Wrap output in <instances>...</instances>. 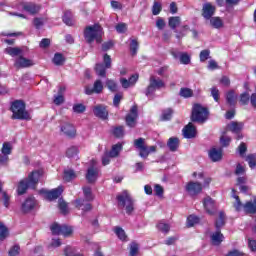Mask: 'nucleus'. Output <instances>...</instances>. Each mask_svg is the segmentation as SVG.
Returning <instances> with one entry per match:
<instances>
[{
	"instance_id": "nucleus-1",
	"label": "nucleus",
	"mask_w": 256,
	"mask_h": 256,
	"mask_svg": "<svg viewBox=\"0 0 256 256\" xmlns=\"http://www.w3.org/2000/svg\"><path fill=\"white\" fill-rule=\"evenodd\" d=\"M39 179H41V172L40 171H33L28 175V178L21 180L18 183L17 193L18 195H25L27 190L35 189L37 184L39 183Z\"/></svg>"
},
{
	"instance_id": "nucleus-2",
	"label": "nucleus",
	"mask_w": 256,
	"mask_h": 256,
	"mask_svg": "<svg viewBox=\"0 0 256 256\" xmlns=\"http://www.w3.org/2000/svg\"><path fill=\"white\" fill-rule=\"evenodd\" d=\"M84 39L90 45L93 41L96 43H102L103 41V27L99 24L87 26L84 30Z\"/></svg>"
},
{
	"instance_id": "nucleus-3",
	"label": "nucleus",
	"mask_w": 256,
	"mask_h": 256,
	"mask_svg": "<svg viewBox=\"0 0 256 256\" xmlns=\"http://www.w3.org/2000/svg\"><path fill=\"white\" fill-rule=\"evenodd\" d=\"M118 201V207L124 209L127 215H132L135 211V200L131 197V194L127 190L122 191L116 197Z\"/></svg>"
},
{
	"instance_id": "nucleus-4",
	"label": "nucleus",
	"mask_w": 256,
	"mask_h": 256,
	"mask_svg": "<svg viewBox=\"0 0 256 256\" xmlns=\"http://www.w3.org/2000/svg\"><path fill=\"white\" fill-rule=\"evenodd\" d=\"M11 111L13 113L12 119H19L29 121L31 119V115L25 109V102L22 100H15L11 105Z\"/></svg>"
},
{
	"instance_id": "nucleus-5",
	"label": "nucleus",
	"mask_w": 256,
	"mask_h": 256,
	"mask_svg": "<svg viewBox=\"0 0 256 256\" xmlns=\"http://www.w3.org/2000/svg\"><path fill=\"white\" fill-rule=\"evenodd\" d=\"M209 119V110L200 104H195L192 109L191 120L196 123H205Z\"/></svg>"
},
{
	"instance_id": "nucleus-6",
	"label": "nucleus",
	"mask_w": 256,
	"mask_h": 256,
	"mask_svg": "<svg viewBox=\"0 0 256 256\" xmlns=\"http://www.w3.org/2000/svg\"><path fill=\"white\" fill-rule=\"evenodd\" d=\"M134 147L139 150V155L142 159H147L150 153H155L157 151V146H147L145 138L134 140Z\"/></svg>"
},
{
	"instance_id": "nucleus-7",
	"label": "nucleus",
	"mask_w": 256,
	"mask_h": 256,
	"mask_svg": "<svg viewBox=\"0 0 256 256\" xmlns=\"http://www.w3.org/2000/svg\"><path fill=\"white\" fill-rule=\"evenodd\" d=\"M159 89H165V82L159 77L151 76L145 95L149 97V95H153Z\"/></svg>"
},
{
	"instance_id": "nucleus-8",
	"label": "nucleus",
	"mask_w": 256,
	"mask_h": 256,
	"mask_svg": "<svg viewBox=\"0 0 256 256\" xmlns=\"http://www.w3.org/2000/svg\"><path fill=\"white\" fill-rule=\"evenodd\" d=\"M185 189L188 192V195L195 197L203 191V185L199 182L190 181L186 184Z\"/></svg>"
},
{
	"instance_id": "nucleus-9",
	"label": "nucleus",
	"mask_w": 256,
	"mask_h": 256,
	"mask_svg": "<svg viewBox=\"0 0 256 256\" xmlns=\"http://www.w3.org/2000/svg\"><path fill=\"white\" fill-rule=\"evenodd\" d=\"M40 193L44 195L45 199H48V201H55V199H59V196L63 193V186H59L58 188L50 191L42 189L40 190Z\"/></svg>"
},
{
	"instance_id": "nucleus-10",
	"label": "nucleus",
	"mask_w": 256,
	"mask_h": 256,
	"mask_svg": "<svg viewBox=\"0 0 256 256\" xmlns=\"http://www.w3.org/2000/svg\"><path fill=\"white\" fill-rule=\"evenodd\" d=\"M37 200L35 197H28L21 205L22 213H31L34 209H37Z\"/></svg>"
},
{
	"instance_id": "nucleus-11",
	"label": "nucleus",
	"mask_w": 256,
	"mask_h": 256,
	"mask_svg": "<svg viewBox=\"0 0 256 256\" xmlns=\"http://www.w3.org/2000/svg\"><path fill=\"white\" fill-rule=\"evenodd\" d=\"M203 207L208 215H215L217 213V206L215 205V200L210 196H206L203 199Z\"/></svg>"
},
{
	"instance_id": "nucleus-12",
	"label": "nucleus",
	"mask_w": 256,
	"mask_h": 256,
	"mask_svg": "<svg viewBox=\"0 0 256 256\" xmlns=\"http://www.w3.org/2000/svg\"><path fill=\"white\" fill-rule=\"evenodd\" d=\"M100 93H103V81H101L100 79H97L94 84L93 87L91 86H86L85 87V94L86 95H99Z\"/></svg>"
},
{
	"instance_id": "nucleus-13",
	"label": "nucleus",
	"mask_w": 256,
	"mask_h": 256,
	"mask_svg": "<svg viewBox=\"0 0 256 256\" xmlns=\"http://www.w3.org/2000/svg\"><path fill=\"white\" fill-rule=\"evenodd\" d=\"M139 114L137 112V106H132L130 109V113L126 116V124L128 127H135L137 125V118Z\"/></svg>"
},
{
	"instance_id": "nucleus-14",
	"label": "nucleus",
	"mask_w": 256,
	"mask_h": 256,
	"mask_svg": "<svg viewBox=\"0 0 256 256\" xmlns=\"http://www.w3.org/2000/svg\"><path fill=\"white\" fill-rule=\"evenodd\" d=\"M35 65V62L31 59H27L23 56H20L15 59L14 67L17 69H25L27 67H33Z\"/></svg>"
},
{
	"instance_id": "nucleus-15",
	"label": "nucleus",
	"mask_w": 256,
	"mask_h": 256,
	"mask_svg": "<svg viewBox=\"0 0 256 256\" xmlns=\"http://www.w3.org/2000/svg\"><path fill=\"white\" fill-rule=\"evenodd\" d=\"M215 11H217L215 6H213L211 3H205L202 7V17L210 20L213 18V15H215Z\"/></svg>"
},
{
	"instance_id": "nucleus-16",
	"label": "nucleus",
	"mask_w": 256,
	"mask_h": 256,
	"mask_svg": "<svg viewBox=\"0 0 256 256\" xmlns=\"http://www.w3.org/2000/svg\"><path fill=\"white\" fill-rule=\"evenodd\" d=\"M93 113L95 117H99V119H107L109 117V112L107 111V106L98 104L93 107Z\"/></svg>"
},
{
	"instance_id": "nucleus-17",
	"label": "nucleus",
	"mask_w": 256,
	"mask_h": 256,
	"mask_svg": "<svg viewBox=\"0 0 256 256\" xmlns=\"http://www.w3.org/2000/svg\"><path fill=\"white\" fill-rule=\"evenodd\" d=\"M228 131H231L232 133H236L237 139H243V134H240L243 130V123L241 122H231L228 124Z\"/></svg>"
},
{
	"instance_id": "nucleus-18",
	"label": "nucleus",
	"mask_w": 256,
	"mask_h": 256,
	"mask_svg": "<svg viewBox=\"0 0 256 256\" xmlns=\"http://www.w3.org/2000/svg\"><path fill=\"white\" fill-rule=\"evenodd\" d=\"M208 155L213 163H217L223 159V148H212Z\"/></svg>"
},
{
	"instance_id": "nucleus-19",
	"label": "nucleus",
	"mask_w": 256,
	"mask_h": 256,
	"mask_svg": "<svg viewBox=\"0 0 256 256\" xmlns=\"http://www.w3.org/2000/svg\"><path fill=\"white\" fill-rule=\"evenodd\" d=\"M61 132L66 135V137H75L77 135V130L75 129V126H73L70 123H64L61 125Z\"/></svg>"
},
{
	"instance_id": "nucleus-20",
	"label": "nucleus",
	"mask_w": 256,
	"mask_h": 256,
	"mask_svg": "<svg viewBox=\"0 0 256 256\" xmlns=\"http://www.w3.org/2000/svg\"><path fill=\"white\" fill-rule=\"evenodd\" d=\"M139 80V75L134 74L129 79L121 78L120 83L123 89H129V87H134L135 83Z\"/></svg>"
},
{
	"instance_id": "nucleus-21",
	"label": "nucleus",
	"mask_w": 256,
	"mask_h": 256,
	"mask_svg": "<svg viewBox=\"0 0 256 256\" xmlns=\"http://www.w3.org/2000/svg\"><path fill=\"white\" fill-rule=\"evenodd\" d=\"M183 135L185 139H193L197 136V128L194 127L193 123H189L184 127Z\"/></svg>"
},
{
	"instance_id": "nucleus-22",
	"label": "nucleus",
	"mask_w": 256,
	"mask_h": 256,
	"mask_svg": "<svg viewBox=\"0 0 256 256\" xmlns=\"http://www.w3.org/2000/svg\"><path fill=\"white\" fill-rule=\"evenodd\" d=\"M171 55L174 59H180V63H182V65H189L191 63V56L187 53L172 51Z\"/></svg>"
},
{
	"instance_id": "nucleus-23",
	"label": "nucleus",
	"mask_w": 256,
	"mask_h": 256,
	"mask_svg": "<svg viewBox=\"0 0 256 256\" xmlns=\"http://www.w3.org/2000/svg\"><path fill=\"white\" fill-rule=\"evenodd\" d=\"M99 178V169L95 167H90L87 170L86 179L88 183H95Z\"/></svg>"
},
{
	"instance_id": "nucleus-24",
	"label": "nucleus",
	"mask_w": 256,
	"mask_h": 256,
	"mask_svg": "<svg viewBox=\"0 0 256 256\" xmlns=\"http://www.w3.org/2000/svg\"><path fill=\"white\" fill-rule=\"evenodd\" d=\"M22 8L24 11H27V13H30V15H35L38 11H41V6L31 2L22 4Z\"/></svg>"
},
{
	"instance_id": "nucleus-25",
	"label": "nucleus",
	"mask_w": 256,
	"mask_h": 256,
	"mask_svg": "<svg viewBox=\"0 0 256 256\" xmlns=\"http://www.w3.org/2000/svg\"><path fill=\"white\" fill-rule=\"evenodd\" d=\"M245 213L255 215L256 213V197L253 200L246 202L243 206Z\"/></svg>"
},
{
	"instance_id": "nucleus-26",
	"label": "nucleus",
	"mask_w": 256,
	"mask_h": 256,
	"mask_svg": "<svg viewBox=\"0 0 256 256\" xmlns=\"http://www.w3.org/2000/svg\"><path fill=\"white\" fill-rule=\"evenodd\" d=\"M180 141L177 137H171L168 139L167 147L169 148V151H172V153H175L177 149H179Z\"/></svg>"
},
{
	"instance_id": "nucleus-27",
	"label": "nucleus",
	"mask_w": 256,
	"mask_h": 256,
	"mask_svg": "<svg viewBox=\"0 0 256 256\" xmlns=\"http://www.w3.org/2000/svg\"><path fill=\"white\" fill-rule=\"evenodd\" d=\"M210 25L214 29H223L225 23L223 22V19H221V17H212L210 18Z\"/></svg>"
},
{
	"instance_id": "nucleus-28",
	"label": "nucleus",
	"mask_w": 256,
	"mask_h": 256,
	"mask_svg": "<svg viewBox=\"0 0 256 256\" xmlns=\"http://www.w3.org/2000/svg\"><path fill=\"white\" fill-rule=\"evenodd\" d=\"M226 101L230 106H235L237 104V94L235 91L230 90L226 93Z\"/></svg>"
},
{
	"instance_id": "nucleus-29",
	"label": "nucleus",
	"mask_w": 256,
	"mask_h": 256,
	"mask_svg": "<svg viewBox=\"0 0 256 256\" xmlns=\"http://www.w3.org/2000/svg\"><path fill=\"white\" fill-rule=\"evenodd\" d=\"M168 25L171 27L173 30H176L177 27L181 25V17L179 16H172L168 19Z\"/></svg>"
},
{
	"instance_id": "nucleus-30",
	"label": "nucleus",
	"mask_w": 256,
	"mask_h": 256,
	"mask_svg": "<svg viewBox=\"0 0 256 256\" xmlns=\"http://www.w3.org/2000/svg\"><path fill=\"white\" fill-rule=\"evenodd\" d=\"M5 53H7L8 55H10L11 57H17L19 55H21V53H23V50L21 48H17V47H8L5 49Z\"/></svg>"
},
{
	"instance_id": "nucleus-31",
	"label": "nucleus",
	"mask_w": 256,
	"mask_h": 256,
	"mask_svg": "<svg viewBox=\"0 0 256 256\" xmlns=\"http://www.w3.org/2000/svg\"><path fill=\"white\" fill-rule=\"evenodd\" d=\"M211 241L214 245H221L223 243V235L220 231L215 232L211 236Z\"/></svg>"
},
{
	"instance_id": "nucleus-32",
	"label": "nucleus",
	"mask_w": 256,
	"mask_h": 256,
	"mask_svg": "<svg viewBox=\"0 0 256 256\" xmlns=\"http://www.w3.org/2000/svg\"><path fill=\"white\" fill-rule=\"evenodd\" d=\"M122 149H123V145H121V143H118L112 146V149L108 153L110 157H119V153H121Z\"/></svg>"
},
{
	"instance_id": "nucleus-33",
	"label": "nucleus",
	"mask_w": 256,
	"mask_h": 256,
	"mask_svg": "<svg viewBox=\"0 0 256 256\" xmlns=\"http://www.w3.org/2000/svg\"><path fill=\"white\" fill-rule=\"evenodd\" d=\"M76 178H77V174L75 173V171L71 169L64 171L63 179L67 183H69V181H73V179H76Z\"/></svg>"
},
{
	"instance_id": "nucleus-34",
	"label": "nucleus",
	"mask_w": 256,
	"mask_h": 256,
	"mask_svg": "<svg viewBox=\"0 0 256 256\" xmlns=\"http://www.w3.org/2000/svg\"><path fill=\"white\" fill-rule=\"evenodd\" d=\"M63 23L69 27L75 25V20H73V14H71V12H65L63 16Z\"/></svg>"
},
{
	"instance_id": "nucleus-35",
	"label": "nucleus",
	"mask_w": 256,
	"mask_h": 256,
	"mask_svg": "<svg viewBox=\"0 0 256 256\" xmlns=\"http://www.w3.org/2000/svg\"><path fill=\"white\" fill-rule=\"evenodd\" d=\"M76 207H83L82 211H91V209H93L90 203L85 204V200L82 199L76 200Z\"/></svg>"
},
{
	"instance_id": "nucleus-36",
	"label": "nucleus",
	"mask_w": 256,
	"mask_h": 256,
	"mask_svg": "<svg viewBox=\"0 0 256 256\" xmlns=\"http://www.w3.org/2000/svg\"><path fill=\"white\" fill-rule=\"evenodd\" d=\"M158 231H161V233H164L165 235H167V233H169V231L171 230V226H169V224L165 223V222H159L156 225Z\"/></svg>"
},
{
	"instance_id": "nucleus-37",
	"label": "nucleus",
	"mask_w": 256,
	"mask_h": 256,
	"mask_svg": "<svg viewBox=\"0 0 256 256\" xmlns=\"http://www.w3.org/2000/svg\"><path fill=\"white\" fill-rule=\"evenodd\" d=\"M83 193H84V197H85L86 201H93V199H95V197L93 196L91 187H89V186L83 187Z\"/></svg>"
},
{
	"instance_id": "nucleus-38",
	"label": "nucleus",
	"mask_w": 256,
	"mask_h": 256,
	"mask_svg": "<svg viewBox=\"0 0 256 256\" xmlns=\"http://www.w3.org/2000/svg\"><path fill=\"white\" fill-rule=\"evenodd\" d=\"M13 151V146L9 142H4L1 148V153L3 155H11Z\"/></svg>"
},
{
	"instance_id": "nucleus-39",
	"label": "nucleus",
	"mask_w": 256,
	"mask_h": 256,
	"mask_svg": "<svg viewBox=\"0 0 256 256\" xmlns=\"http://www.w3.org/2000/svg\"><path fill=\"white\" fill-rule=\"evenodd\" d=\"M9 237V230L0 222V241H5Z\"/></svg>"
},
{
	"instance_id": "nucleus-40",
	"label": "nucleus",
	"mask_w": 256,
	"mask_h": 256,
	"mask_svg": "<svg viewBox=\"0 0 256 256\" xmlns=\"http://www.w3.org/2000/svg\"><path fill=\"white\" fill-rule=\"evenodd\" d=\"M179 95L184 99H189V97H193V90L190 88H181Z\"/></svg>"
},
{
	"instance_id": "nucleus-41",
	"label": "nucleus",
	"mask_w": 256,
	"mask_h": 256,
	"mask_svg": "<svg viewBox=\"0 0 256 256\" xmlns=\"http://www.w3.org/2000/svg\"><path fill=\"white\" fill-rule=\"evenodd\" d=\"M60 235H63V237H71V235H73V227L62 225V230Z\"/></svg>"
},
{
	"instance_id": "nucleus-42",
	"label": "nucleus",
	"mask_w": 256,
	"mask_h": 256,
	"mask_svg": "<svg viewBox=\"0 0 256 256\" xmlns=\"http://www.w3.org/2000/svg\"><path fill=\"white\" fill-rule=\"evenodd\" d=\"M246 161H247L250 169H255L256 168V154H249L246 157Z\"/></svg>"
},
{
	"instance_id": "nucleus-43",
	"label": "nucleus",
	"mask_w": 256,
	"mask_h": 256,
	"mask_svg": "<svg viewBox=\"0 0 256 256\" xmlns=\"http://www.w3.org/2000/svg\"><path fill=\"white\" fill-rule=\"evenodd\" d=\"M106 87L109 89V91H111L112 93L117 92V82H115L112 79H107L106 80Z\"/></svg>"
},
{
	"instance_id": "nucleus-44",
	"label": "nucleus",
	"mask_w": 256,
	"mask_h": 256,
	"mask_svg": "<svg viewBox=\"0 0 256 256\" xmlns=\"http://www.w3.org/2000/svg\"><path fill=\"white\" fill-rule=\"evenodd\" d=\"M78 153H79V148L77 146H71L66 151V155L69 158L77 157Z\"/></svg>"
},
{
	"instance_id": "nucleus-45",
	"label": "nucleus",
	"mask_w": 256,
	"mask_h": 256,
	"mask_svg": "<svg viewBox=\"0 0 256 256\" xmlns=\"http://www.w3.org/2000/svg\"><path fill=\"white\" fill-rule=\"evenodd\" d=\"M95 71L99 77H106L107 75L105 66L103 64H96Z\"/></svg>"
},
{
	"instance_id": "nucleus-46",
	"label": "nucleus",
	"mask_w": 256,
	"mask_h": 256,
	"mask_svg": "<svg viewBox=\"0 0 256 256\" xmlns=\"http://www.w3.org/2000/svg\"><path fill=\"white\" fill-rule=\"evenodd\" d=\"M233 198L235 199L233 207L235 208L236 211H241V209H243L245 205H243L239 196L233 194Z\"/></svg>"
},
{
	"instance_id": "nucleus-47",
	"label": "nucleus",
	"mask_w": 256,
	"mask_h": 256,
	"mask_svg": "<svg viewBox=\"0 0 256 256\" xmlns=\"http://www.w3.org/2000/svg\"><path fill=\"white\" fill-rule=\"evenodd\" d=\"M54 65L61 66L65 63V57L62 56L60 53H56L53 58Z\"/></svg>"
},
{
	"instance_id": "nucleus-48",
	"label": "nucleus",
	"mask_w": 256,
	"mask_h": 256,
	"mask_svg": "<svg viewBox=\"0 0 256 256\" xmlns=\"http://www.w3.org/2000/svg\"><path fill=\"white\" fill-rule=\"evenodd\" d=\"M139 50V42L136 39H132L130 43V51L133 56L137 55V51Z\"/></svg>"
},
{
	"instance_id": "nucleus-49",
	"label": "nucleus",
	"mask_w": 256,
	"mask_h": 256,
	"mask_svg": "<svg viewBox=\"0 0 256 256\" xmlns=\"http://www.w3.org/2000/svg\"><path fill=\"white\" fill-rule=\"evenodd\" d=\"M197 223H199V217L190 215L187 218V227H193L194 225H197Z\"/></svg>"
},
{
	"instance_id": "nucleus-50",
	"label": "nucleus",
	"mask_w": 256,
	"mask_h": 256,
	"mask_svg": "<svg viewBox=\"0 0 256 256\" xmlns=\"http://www.w3.org/2000/svg\"><path fill=\"white\" fill-rule=\"evenodd\" d=\"M53 235H61V231L63 229V225H59L57 223H54L50 227Z\"/></svg>"
},
{
	"instance_id": "nucleus-51",
	"label": "nucleus",
	"mask_w": 256,
	"mask_h": 256,
	"mask_svg": "<svg viewBox=\"0 0 256 256\" xmlns=\"http://www.w3.org/2000/svg\"><path fill=\"white\" fill-rule=\"evenodd\" d=\"M58 207L61 213H63V215H67V213H69V208L67 207V203L65 201L60 199L58 203Z\"/></svg>"
},
{
	"instance_id": "nucleus-52",
	"label": "nucleus",
	"mask_w": 256,
	"mask_h": 256,
	"mask_svg": "<svg viewBox=\"0 0 256 256\" xmlns=\"http://www.w3.org/2000/svg\"><path fill=\"white\" fill-rule=\"evenodd\" d=\"M173 116V110L171 108H168L162 112V121H169L171 117Z\"/></svg>"
},
{
	"instance_id": "nucleus-53",
	"label": "nucleus",
	"mask_w": 256,
	"mask_h": 256,
	"mask_svg": "<svg viewBox=\"0 0 256 256\" xmlns=\"http://www.w3.org/2000/svg\"><path fill=\"white\" fill-rule=\"evenodd\" d=\"M19 253H21V247H19V245H14L13 247L10 248L8 255L9 256H18Z\"/></svg>"
},
{
	"instance_id": "nucleus-54",
	"label": "nucleus",
	"mask_w": 256,
	"mask_h": 256,
	"mask_svg": "<svg viewBox=\"0 0 256 256\" xmlns=\"http://www.w3.org/2000/svg\"><path fill=\"white\" fill-rule=\"evenodd\" d=\"M113 135H115L118 138L123 137V135H125V129L123 128V126H118L114 128Z\"/></svg>"
},
{
	"instance_id": "nucleus-55",
	"label": "nucleus",
	"mask_w": 256,
	"mask_h": 256,
	"mask_svg": "<svg viewBox=\"0 0 256 256\" xmlns=\"http://www.w3.org/2000/svg\"><path fill=\"white\" fill-rule=\"evenodd\" d=\"M115 233L117 237L121 239V241H125V239H127V235L125 234V230H123V228L116 227Z\"/></svg>"
},
{
	"instance_id": "nucleus-56",
	"label": "nucleus",
	"mask_w": 256,
	"mask_h": 256,
	"mask_svg": "<svg viewBox=\"0 0 256 256\" xmlns=\"http://www.w3.org/2000/svg\"><path fill=\"white\" fill-rule=\"evenodd\" d=\"M161 9H162L161 3L155 1L152 6V14L159 15V13H161Z\"/></svg>"
},
{
	"instance_id": "nucleus-57",
	"label": "nucleus",
	"mask_w": 256,
	"mask_h": 256,
	"mask_svg": "<svg viewBox=\"0 0 256 256\" xmlns=\"http://www.w3.org/2000/svg\"><path fill=\"white\" fill-rule=\"evenodd\" d=\"M209 55H211V51L202 50L200 52V61H201V63H205V61H207V59H209Z\"/></svg>"
},
{
	"instance_id": "nucleus-58",
	"label": "nucleus",
	"mask_w": 256,
	"mask_h": 256,
	"mask_svg": "<svg viewBox=\"0 0 256 256\" xmlns=\"http://www.w3.org/2000/svg\"><path fill=\"white\" fill-rule=\"evenodd\" d=\"M167 71H169V66H163L161 68H159L156 73L158 75H160V77H169V75L167 74Z\"/></svg>"
},
{
	"instance_id": "nucleus-59",
	"label": "nucleus",
	"mask_w": 256,
	"mask_h": 256,
	"mask_svg": "<svg viewBox=\"0 0 256 256\" xmlns=\"http://www.w3.org/2000/svg\"><path fill=\"white\" fill-rule=\"evenodd\" d=\"M33 24L36 29H41L45 24V18H34Z\"/></svg>"
},
{
	"instance_id": "nucleus-60",
	"label": "nucleus",
	"mask_w": 256,
	"mask_h": 256,
	"mask_svg": "<svg viewBox=\"0 0 256 256\" xmlns=\"http://www.w3.org/2000/svg\"><path fill=\"white\" fill-rule=\"evenodd\" d=\"M87 108L85 107V105H83V104H75L74 106H73V111H74V113H85V110H86Z\"/></svg>"
},
{
	"instance_id": "nucleus-61",
	"label": "nucleus",
	"mask_w": 256,
	"mask_h": 256,
	"mask_svg": "<svg viewBox=\"0 0 256 256\" xmlns=\"http://www.w3.org/2000/svg\"><path fill=\"white\" fill-rule=\"evenodd\" d=\"M249 93L244 92L240 95V103H242V105H247V103H249Z\"/></svg>"
},
{
	"instance_id": "nucleus-62",
	"label": "nucleus",
	"mask_w": 256,
	"mask_h": 256,
	"mask_svg": "<svg viewBox=\"0 0 256 256\" xmlns=\"http://www.w3.org/2000/svg\"><path fill=\"white\" fill-rule=\"evenodd\" d=\"M139 253V244L132 243L130 246V256H135Z\"/></svg>"
},
{
	"instance_id": "nucleus-63",
	"label": "nucleus",
	"mask_w": 256,
	"mask_h": 256,
	"mask_svg": "<svg viewBox=\"0 0 256 256\" xmlns=\"http://www.w3.org/2000/svg\"><path fill=\"white\" fill-rule=\"evenodd\" d=\"M220 143L222 147H229V143H231V137L221 136Z\"/></svg>"
},
{
	"instance_id": "nucleus-64",
	"label": "nucleus",
	"mask_w": 256,
	"mask_h": 256,
	"mask_svg": "<svg viewBox=\"0 0 256 256\" xmlns=\"http://www.w3.org/2000/svg\"><path fill=\"white\" fill-rule=\"evenodd\" d=\"M235 175H245V168L241 164L236 165Z\"/></svg>"
}]
</instances>
